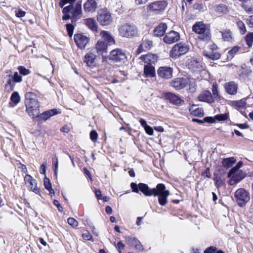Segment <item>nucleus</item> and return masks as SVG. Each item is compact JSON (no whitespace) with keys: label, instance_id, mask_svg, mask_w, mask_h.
I'll return each mask as SVG.
<instances>
[{"label":"nucleus","instance_id":"f257e3e1","mask_svg":"<svg viewBox=\"0 0 253 253\" xmlns=\"http://www.w3.org/2000/svg\"><path fill=\"white\" fill-rule=\"evenodd\" d=\"M139 189L146 196H158V202L161 206H165L168 202L167 198L169 195V192L166 190L164 184H158L156 188L150 189L148 186L144 183L139 184Z\"/></svg>","mask_w":253,"mask_h":253},{"label":"nucleus","instance_id":"f03ea898","mask_svg":"<svg viewBox=\"0 0 253 253\" xmlns=\"http://www.w3.org/2000/svg\"><path fill=\"white\" fill-rule=\"evenodd\" d=\"M26 112L30 117H36L40 113V104L36 95L33 92H27L25 94Z\"/></svg>","mask_w":253,"mask_h":253},{"label":"nucleus","instance_id":"7ed1b4c3","mask_svg":"<svg viewBox=\"0 0 253 253\" xmlns=\"http://www.w3.org/2000/svg\"><path fill=\"white\" fill-rule=\"evenodd\" d=\"M192 31L199 35L198 39L208 42L211 39L210 26L204 24L203 22H197L192 27Z\"/></svg>","mask_w":253,"mask_h":253},{"label":"nucleus","instance_id":"20e7f679","mask_svg":"<svg viewBox=\"0 0 253 253\" xmlns=\"http://www.w3.org/2000/svg\"><path fill=\"white\" fill-rule=\"evenodd\" d=\"M167 5V1L164 0L154 1L147 5L146 9L148 13L158 14L164 11Z\"/></svg>","mask_w":253,"mask_h":253},{"label":"nucleus","instance_id":"39448f33","mask_svg":"<svg viewBox=\"0 0 253 253\" xmlns=\"http://www.w3.org/2000/svg\"><path fill=\"white\" fill-rule=\"evenodd\" d=\"M235 197L238 205L243 207L250 199V193L243 188L237 190L235 193Z\"/></svg>","mask_w":253,"mask_h":253},{"label":"nucleus","instance_id":"423d86ee","mask_svg":"<svg viewBox=\"0 0 253 253\" xmlns=\"http://www.w3.org/2000/svg\"><path fill=\"white\" fill-rule=\"evenodd\" d=\"M121 36L126 38H130L136 36L138 33L136 27L133 25L125 24L122 25L119 29Z\"/></svg>","mask_w":253,"mask_h":253},{"label":"nucleus","instance_id":"0eeeda50","mask_svg":"<svg viewBox=\"0 0 253 253\" xmlns=\"http://www.w3.org/2000/svg\"><path fill=\"white\" fill-rule=\"evenodd\" d=\"M189 46L185 43L180 42L175 44L170 52V56L172 58H176L185 54L189 50Z\"/></svg>","mask_w":253,"mask_h":253},{"label":"nucleus","instance_id":"6e6552de","mask_svg":"<svg viewBox=\"0 0 253 253\" xmlns=\"http://www.w3.org/2000/svg\"><path fill=\"white\" fill-rule=\"evenodd\" d=\"M98 22L103 26L110 25L112 22L111 14L106 9L100 10L97 17Z\"/></svg>","mask_w":253,"mask_h":253},{"label":"nucleus","instance_id":"1a4fd4ad","mask_svg":"<svg viewBox=\"0 0 253 253\" xmlns=\"http://www.w3.org/2000/svg\"><path fill=\"white\" fill-rule=\"evenodd\" d=\"M203 55L211 60H217L218 59L221 55L218 51L217 47L216 44H212L209 46V48L207 50L203 51Z\"/></svg>","mask_w":253,"mask_h":253},{"label":"nucleus","instance_id":"9d476101","mask_svg":"<svg viewBox=\"0 0 253 253\" xmlns=\"http://www.w3.org/2000/svg\"><path fill=\"white\" fill-rule=\"evenodd\" d=\"M153 45V42L151 36L145 35L143 37L142 42L137 48L136 52L137 54H140L142 52L150 50L152 47Z\"/></svg>","mask_w":253,"mask_h":253},{"label":"nucleus","instance_id":"9b49d317","mask_svg":"<svg viewBox=\"0 0 253 253\" xmlns=\"http://www.w3.org/2000/svg\"><path fill=\"white\" fill-rule=\"evenodd\" d=\"M126 57L125 52L122 49L116 48L110 52L109 59L117 62L124 61Z\"/></svg>","mask_w":253,"mask_h":253},{"label":"nucleus","instance_id":"f8f14e48","mask_svg":"<svg viewBox=\"0 0 253 253\" xmlns=\"http://www.w3.org/2000/svg\"><path fill=\"white\" fill-rule=\"evenodd\" d=\"M74 41L79 48L84 49L88 42L89 39L85 35L78 34L74 35Z\"/></svg>","mask_w":253,"mask_h":253},{"label":"nucleus","instance_id":"ddd939ff","mask_svg":"<svg viewBox=\"0 0 253 253\" xmlns=\"http://www.w3.org/2000/svg\"><path fill=\"white\" fill-rule=\"evenodd\" d=\"M24 180L27 186L34 193L40 194V190L37 186L36 180L30 175L26 174L24 177Z\"/></svg>","mask_w":253,"mask_h":253},{"label":"nucleus","instance_id":"4468645a","mask_svg":"<svg viewBox=\"0 0 253 253\" xmlns=\"http://www.w3.org/2000/svg\"><path fill=\"white\" fill-rule=\"evenodd\" d=\"M159 77L165 79H169L172 77V69L169 67H161L157 70Z\"/></svg>","mask_w":253,"mask_h":253},{"label":"nucleus","instance_id":"2eb2a0df","mask_svg":"<svg viewBox=\"0 0 253 253\" xmlns=\"http://www.w3.org/2000/svg\"><path fill=\"white\" fill-rule=\"evenodd\" d=\"M70 12L72 15L73 19L75 20L80 19L82 14V1H78L75 4V6H73L72 5V8Z\"/></svg>","mask_w":253,"mask_h":253},{"label":"nucleus","instance_id":"dca6fc26","mask_svg":"<svg viewBox=\"0 0 253 253\" xmlns=\"http://www.w3.org/2000/svg\"><path fill=\"white\" fill-rule=\"evenodd\" d=\"M97 8V3L95 0H87L84 4L83 8L86 13L94 12Z\"/></svg>","mask_w":253,"mask_h":253},{"label":"nucleus","instance_id":"f3484780","mask_svg":"<svg viewBox=\"0 0 253 253\" xmlns=\"http://www.w3.org/2000/svg\"><path fill=\"white\" fill-rule=\"evenodd\" d=\"M179 34L175 31H171L167 33L163 38L165 42L171 44L176 42L179 40Z\"/></svg>","mask_w":253,"mask_h":253},{"label":"nucleus","instance_id":"a211bd4d","mask_svg":"<svg viewBox=\"0 0 253 253\" xmlns=\"http://www.w3.org/2000/svg\"><path fill=\"white\" fill-rule=\"evenodd\" d=\"M61 113L59 109H53L46 111H44L41 114H39L37 117H38L39 119L41 121H46L49 118L54 115L60 114Z\"/></svg>","mask_w":253,"mask_h":253},{"label":"nucleus","instance_id":"6ab92c4d","mask_svg":"<svg viewBox=\"0 0 253 253\" xmlns=\"http://www.w3.org/2000/svg\"><path fill=\"white\" fill-rule=\"evenodd\" d=\"M84 61L88 67L94 68L96 65V55L92 52L86 53Z\"/></svg>","mask_w":253,"mask_h":253},{"label":"nucleus","instance_id":"aec40b11","mask_svg":"<svg viewBox=\"0 0 253 253\" xmlns=\"http://www.w3.org/2000/svg\"><path fill=\"white\" fill-rule=\"evenodd\" d=\"M126 240L127 244L130 247H134L136 250L139 251L143 250V246L141 245L140 242L135 238L132 237H126Z\"/></svg>","mask_w":253,"mask_h":253},{"label":"nucleus","instance_id":"412c9836","mask_svg":"<svg viewBox=\"0 0 253 253\" xmlns=\"http://www.w3.org/2000/svg\"><path fill=\"white\" fill-rule=\"evenodd\" d=\"M139 59L145 64V65H152L157 61V56L152 53L142 55Z\"/></svg>","mask_w":253,"mask_h":253},{"label":"nucleus","instance_id":"4be33fe9","mask_svg":"<svg viewBox=\"0 0 253 253\" xmlns=\"http://www.w3.org/2000/svg\"><path fill=\"white\" fill-rule=\"evenodd\" d=\"M245 176V174L242 171L238 170V172L233 173L232 176H228V177H231L229 182V184L230 185H235L242 180Z\"/></svg>","mask_w":253,"mask_h":253},{"label":"nucleus","instance_id":"5701e85b","mask_svg":"<svg viewBox=\"0 0 253 253\" xmlns=\"http://www.w3.org/2000/svg\"><path fill=\"white\" fill-rule=\"evenodd\" d=\"M226 92L230 95H235L237 92L238 84L233 81L226 83L224 84Z\"/></svg>","mask_w":253,"mask_h":253},{"label":"nucleus","instance_id":"b1692460","mask_svg":"<svg viewBox=\"0 0 253 253\" xmlns=\"http://www.w3.org/2000/svg\"><path fill=\"white\" fill-rule=\"evenodd\" d=\"M164 96L167 100L175 105H179L184 102L179 96L170 92L165 93Z\"/></svg>","mask_w":253,"mask_h":253},{"label":"nucleus","instance_id":"393cba45","mask_svg":"<svg viewBox=\"0 0 253 253\" xmlns=\"http://www.w3.org/2000/svg\"><path fill=\"white\" fill-rule=\"evenodd\" d=\"M187 84V80L184 78H176L170 83L171 85L176 89H181L184 88Z\"/></svg>","mask_w":253,"mask_h":253},{"label":"nucleus","instance_id":"a878e982","mask_svg":"<svg viewBox=\"0 0 253 253\" xmlns=\"http://www.w3.org/2000/svg\"><path fill=\"white\" fill-rule=\"evenodd\" d=\"M198 99L200 101L206 102L209 103H211L214 101L212 95L209 90H206L199 94Z\"/></svg>","mask_w":253,"mask_h":253},{"label":"nucleus","instance_id":"bb28decb","mask_svg":"<svg viewBox=\"0 0 253 253\" xmlns=\"http://www.w3.org/2000/svg\"><path fill=\"white\" fill-rule=\"evenodd\" d=\"M84 23L85 26L93 32L97 31L98 25L95 20L92 18H88L84 20Z\"/></svg>","mask_w":253,"mask_h":253},{"label":"nucleus","instance_id":"cd10ccee","mask_svg":"<svg viewBox=\"0 0 253 253\" xmlns=\"http://www.w3.org/2000/svg\"><path fill=\"white\" fill-rule=\"evenodd\" d=\"M188 68L192 72H199L203 69L201 62L196 60H191L188 64Z\"/></svg>","mask_w":253,"mask_h":253},{"label":"nucleus","instance_id":"c85d7f7f","mask_svg":"<svg viewBox=\"0 0 253 253\" xmlns=\"http://www.w3.org/2000/svg\"><path fill=\"white\" fill-rule=\"evenodd\" d=\"M144 76L146 78H153L156 76L155 68L152 65H145Z\"/></svg>","mask_w":253,"mask_h":253},{"label":"nucleus","instance_id":"c756f323","mask_svg":"<svg viewBox=\"0 0 253 253\" xmlns=\"http://www.w3.org/2000/svg\"><path fill=\"white\" fill-rule=\"evenodd\" d=\"M101 38L107 42L109 45H113L115 43V41L111 34L105 31H102L100 32Z\"/></svg>","mask_w":253,"mask_h":253},{"label":"nucleus","instance_id":"7c9ffc66","mask_svg":"<svg viewBox=\"0 0 253 253\" xmlns=\"http://www.w3.org/2000/svg\"><path fill=\"white\" fill-rule=\"evenodd\" d=\"M95 49L96 52L99 54L107 52V44L104 41L99 40L96 44Z\"/></svg>","mask_w":253,"mask_h":253},{"label":"nucleus","instance_id":"2f4dec72","mask_svg":"<svg viewBox=\"0 0 253 253\" xmlns=\"http://www.w3.org/2000/svg\"><path fill=\"white\" fill-rule=\"evenodd\" d=\"M167 29V25L165 23H161L154 30V34L157 37H161L164 35Z\"/></svg>","mask_w":253,"mask_h":253},{"label":"nucleus","instance_id":"473e14b6","mask_svg":"<svg viewBox=\"0 0 253 253\" xmlns=\"http://www.w3.org/2000/svg\"><path fill=\"white\" fill-rule=\"evenodd\" d=\"M189 110L190 113L194 116L202 117L204 115L203 110L201 108L197 107L195 105L191 106Z\"/></svg>","mask_w":253,"mask_h":253},{"label":"nucleus","instance_id":"72a5a7b5","mask_svg":"<svg viewBox=\"0 0 253 253\" xmlns=\"http://www.w3.org/2000/svg\"><path fill=\"white\" fill-rule=\"evenodd\" d=\"M72 8V5H69L68 6H65L63 8L62 12L64 14V15L62 16V19L64 20H67L70 19L72 18V15H70L69 13L71 11V9Z\"/></svg>","mask_w":253,"mask_h":253},{"label":"nucleus","instance_id":"f704fd0d","mask_svg":"<svg viewBox=\"0 0 253 253\" xmlns=\"http://www.w3.org/2000/svg\"><path fill=\"white\" fill-rule=\"evenodd\" d=\"M236 161V160L234 158L230 157L224 159L222 162V164L224 168H229L231 167Z\"/></svg>","mask_w":253,"mask_h":253},{"label":"nucleus","instance_id":"c9c22d12","mask_svg":"<svg viewBox=\"0 0 253 253\" xmlns=\"http://www.w3.org/2000/svg\"><path fill=\"white\" fill-rule=\"evenodd\" d=\"M44 185L45 188L49 192V194L52 196L54 195V190L52 188L51 182L49 178L45 177L44 179Z\"/></svg>","mask_w":253,"mask_h":253},{"label":"nucleus","instance_id":"e433bc0d","mask_svg":"<svg viewBox=\"0 0 253 253\" xmlns=\"http://www.w3.org/2000/svg\"><path fill=\"white\" fill-rule=\"evenodd\" d=\"M15 87V83L12 78L9 79L5 84V88L9 92L13 90Z\"/></svg>","mask_w":253,"mask_h":253},{"label":"nucleus","instance_id":"4c0bfd02","mask_svg":"<svg viewBox=\"0 0 253 253\" xmlns=\"http://www.w3.org/2000/svg\"><path fill=\"white\" fill-rule=\"evenodd\" d=\"M240 48V47L235 46L233 47L231 49L229 50L228 51V55L227 57V59H232L234 57L235 55L237 53V52L239 51Z\"/></svg>","mask_w":253,"mask_h":253},{"label":"nucleus","instance_id":"58836bf2","mask_svg":"<svg viewBox=\"0 0 253 253\" xmlns=\"http://www.w3.org/2000/svg\"><path fill=\"white\" fill-rule=\"evenodd\" d=\"M215 11L219 13H226L228 12L227 7L223 4H220L216 6Z\"/></svg>","mask_w":253,"mask_h":253},{"label":"nucleus","instance_id":"ea45409f","mask_svg":"<svg viewBox=\"0 0 253 253\" xmlns=\"http://www.w3.org/2000/svg\"><path fill=\"white\" fill-rule=\"evenodd\" d=\"M10 100L15 104H17L20 101V97L17 92H14L11 95Z\"/></svg>","mask_w":253,"mask_h":253},{"label":"nucleus","instance_id":"a19ab883","mask_svg":"<svg viewBox=\"0 0 253 253\" xmlns=\"http://www.w3.org/2000/svg\"><path fill=\"white\" fill-rule=\"evenodd\" d=\"M245 41L249 46H252L253 43V32L249 33L245 38Z\"/></svg>","mask_w":253,"mask_h":253},{"label":"nucleus","instance_id":"79ce46f5","mask_svg":"<svg viewBox=\"0 0 253 253\" xmlns=\"http://www.w3.org/2000/svg\"><path fill=\"white\" fill-rule=\"evenodd\" d=\"M52 164L54 167V175L57 177L58 173V160L57 157L55 156L52 158Z\"/></svg>","mask_w":253,"mask_h":253},{"label":"nucleus","instance_id":"37998d69","mask_svg":"<svg viewBox=\"0 0 253 253\" xmlns=\"http://www.w3.org/2000/svg\"><path fill=\"white\" fill-rule=\"evenodd\" d=\"M236 24L240 30V33L242 35H244L247 31L244 23L242 21L239 20L237 22Z\"/></svg>","mask_w":253,"mask_h":253},{"label":"nucleus","instance_id":"c03bdc74","mask_svg":"<svg viewBox=\"0 0 253 253\" xmlns=\"http://www.w3.org/2000/svg\"><path fill=\"white\" fill-rule=\"evenodd\" d=\"M17 69L19 71V74L21 75L27 76L31 73L30 70L26 69L23 66H19Z\"/></svg>","mask_w":253,"mask_h":253},{"label":"nucleus","instance_id":"a18cd8bd","mask_svg":"<svg viewBox=\"0 0 253 253\" xmlns=\"http://www.w3.org/2000/svg\"><path fill=\"white\" fill-rule=\"evenodd\" d=\"M229 118L228 113L217 114L214 116L215 120L218 121H224L227 120Z\"/></svg>","mask_w":253,"mask_h":253},{"label":"nucleus","instance_id":"49530a36","mask_svg":"<svg viewBox=\"0 0 253 253\" xmlns=\"http://www.w3.org/2000/svg\"><path fill=\"white\" fill-rule=\"evenodd\" d=\"M242 166V163L241 162H239L237 163L236 166L231 169L228 174V176H232V174L236 172H238V170H239V169Z\"/></svg>","mask_w":253,"mask_h":253},{"label":"nucleus","instance_id":"de8ad7c7","mask_svg":"<svg viewBox=\"0 0 253 253\" xmlns=\"http://www.w3.org/2000/svg\"><path fill=\"white\" fill-rule=\"evenodd\" d=\"M12 78L15 83H21L23 81L22 76L17 72L14 73Z\"/></svg>","mask_w":253,"mask_h":253},{"label":"nucleus","instance_id":"09e8293b","mask_svg":"<svg viewBox=\"0 0 253 253\" xmlns=\"http://www.w3.org/2000/svg\"><path fill=\"white\" fill-rule=\"evenodd\" d=\"M222 38L224 41H230L231 39V34L229 31H225L222 32Z\"/></svg>","mask_w":253,"mask_h":253},{"label":"nucleus","instance_id":"8fccbe9b","mask_svg":"<svg viewBox=\"0 0 253 253\" xmlns=\"http://www.w3.org/2000/svg\"><path fill=\"white\" fill-rule=\"evenodd\" d=\"M242 8L249 14L253 13V6H250L246 3H242Z\"/></svg>","mask_w":253,"mask_h":253},{"label":"nucleus","instance_id":"3c124183","mask_svg":"<svg viewBox=\"0 0 253 253\" xmlns=\"http://www.w3.org/2000/svg\"><path fill=\"white\" fill-rule=\"evenodd\" d=\"M212 92L214 97L215 99H219L220 96L218 94L217 87L216 84H213L212 86Z\"/></svg>","mask_w":253,"mask_h":253},{"label":"nucleus","instance_id":"603ef678","mask_svg":"<svg viewBox=\"0 0 253 253\" xmlns=\"http://www.w3.org/2000/svg\"><path fill=\"white\" fill-rule=\"evenodd\" d=\"M76 0H60L59 6L61 7H63V6L67 3H69L70 5H73V3H74Z\"/></svg>","mask_w":253,"mask_h":253},{"label":"nucleus","instance_id":"864d4df0","mask_svg":"<svg viewBox=\"0 0 253 253\" xmlns=\"http://www.w3.org/2000/svg\"><path fill=\"white\" fill-rule=\"evenodd\" d=\"M68 223L73 227H76L78 225V222L75 218L70 217L67 220Z\"/></svg>","mask_w":253,"mask_h":253},{"label":"nucleus","instance_id":"5fc2aeb1","mask_svg":"<svg viewBox=\"0 0 253 253\" xmlns=\"http://www.w3.org/2000/svg\"><path fill=\"white\" fill-rule=\"evenodd\" d=\"M66 29L68 33V35L70 37H72L73 34L74 29L73 25L71 24H66Z\"/></svg>","mask_w":253,"mask_h":253},{"label":"nucleus","instance_id":"6e6d98bb","mask_svg":"<svg viewBox=\"0 0 253 253\" xmlns=\"http://www.w3.org/2000/svg\"><path fill=\"white\" fill-rule=\"evenodd\" d=\"M90 138L91 140L95 142L97 141L98 138V134L95 130H91L90 132Z\"/></svg>","mask_w":253,"mask_h":253},{"label":"nucleus","instance_id":"4d7b16f0","mask_svg":"<svg viewBox=\"0 0 253 253\" xmlns=\"http://www.w3.org/2000/svg\"><path fill=\"white\" fill-rule=\"evenodd\" d=\"M235 105L240 108H244L246 107V103L243 100L237 101L235 103Z\"/></svg>","mask_w":253,"mask_h":253},{"label":"nucleus","instance_id":"13d9d810","mask_svg":"<svg viewBox=\"0 0 253 253\" xmlns=\"http://www.w3.org/2000/svg\"><path fill=\"white\" fill-rule=\"evenodd\" d=\"M131 188L132 189V191L135 193H138L139 190L140 191L139 189V184L137 185L136 183L132 182L130 184Z\"/></svg>","mask_w":253,"mask_h":253},{"label":"nucleus","instance_id":"bf43d9fd","mask_svg":"<svg viewBox=\"0 0 253 253\" xmlns=\"http://www.w3.org/2000/svg\"><path fill=\"white\" fill-rule=\"evenodd\" d=\"M15 16L18 18H22L25 16L26 12L22 10L21 9H18L15 11Z\"/></svg>","mask_w":253,"mask_h":253},{"label":"nucleus","instance_id":"052dcab7","mask_svg":"<svg viewBox=\"0 0 253 253\" xmlns=\"http://www.w3.org/2000/svg\"><path fill=\"white\" fill-rule=\"evenodd\" d=\"M215 184L217 187H219L222 186L224 183L220 177H216L215 180Z\"/></svg>","mask_w":253,"mask_h":253},{"label":"nucleus","instance_id":"680f3d73","mask_svg":"<svg viewBox=\"0 0 253 253\" xmlns=\"http://www.w3.org/2000/svg\"><path fill=\"white\" fill-rule=\"evenodd\" d=\"M145 132L150 135H152L153 134V129L151 126H147L144 128Z\"/></svg>","mask_w":253,"mask_h":253},{"label":"nucleus","instance_id":"e2e57ef3","mask_svg":"<svg viewBox=\"0 0 253 253\" xmlns=\"http://www.w3.org/2000/svg\"><path fill=\"white\" fill-rule=\"evenodd\" d=\"M215 120L214 117L213 118L212 117H207L204 119V122L211 124L215 122Z\"/></svg>","mask_w":253,"mask_h":253},{"label":"nucleus","instance_id":"0e129e2a","mask_svg":"<svg viewBox=\"0 0 253 253\" xmlns=\"http://www.w3.org/2000/svg\"><path fill=\"white\" fill-rule=\"evenodd\" d=\"M46 162H45L43 163L40 167V173L41 174H45L46 172Z\"/></svg>","mask_w":253,"mask_h":253},{"label":"nucleus","instance_id":"69168bd1","mask_svg":"<svg viewBox=\"0 0 253 253\" xmlns=\"http://www.w3.org/2000/svg\"><path fill=\"white\" fill-rule=\"evenodd\" d=\"M247 24L250 28H253V15L249 16L247 19Z\"/></svg>","mask_w":253,"mask_h":253},{"label":"nucleus","instance_id":"338daca9","mask_svg":"<svg viewBox=\"0 0 253 253\" xmlns=\"http://www.w3.org/2000/svg\"><path fill=\"white\" fill-rule=\"evenodd\" d=\"M125 247V245L122 242H119L117 245V248L119 252V253H122V250H123Z\"/></svg>","mask_w":253,"mask_h":253},{"label":"nucleus","instance_id":"774afa93","mask_svg":"<svg viewBox=\"0 0 253 253\" xmlns=\"http://www.w3.org/2000/svg\"><path fill=\"white\" fill-rule=\"evenodd\" d=\"M215 248L213 247H210L206 249L204 253H214L215 252Z\"/></svg>","mask_w":253,"mask_h":253}]
</instances>
